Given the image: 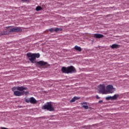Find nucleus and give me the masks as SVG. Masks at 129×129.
I'll return each mask as SVG.
<instances>
[{"mask_svg": "<svg viewBox=\"0 0 129 129\" xmlns=\"http://www.w3.org/2000/svg\"><path fill=\"white\" fill-rule=\"evenodd\" d=\"M37 64H38V65H40V66H43V67H45V68H47V67L50 66V64H48V62L44 61L43 60L37 62Z\"/></svg>", "mask_w": 129, "mask_h": 129, "instance_id": "nucleus-8", "label": "nucleus"}, {"mask_svg": "<svg viewBox=\"0 0 129 129\" xmlns=\"http://www.w3.org/2000/svg\"><path fill=\"white\" fill-rule=\"evenodd\" d=\"M74 97L75 98V99L76 100H78V99H80V97H79L75 96V97Z\"/></svg>", "mask_w": 129, "mask_h": 129, "instance_id": "nucleus-24", "label": "nucleus"}, {"mask_svg": "<svg viewBox=\"0 0 129 129\" xmlns=\"http://www.w3.org/2000/svg\"><path fill=\"white\" fill-rule=\"evenodd\" d=\"M25 102H27V103L30 102V103H32V104H35V103H37V100H36V99L34 97H32L28 99H25Z\"/></svg>", "mask_w": 129, "mask_h": 129, "instance_id": "nucleus-6", "label": "nucleus"}, {"mask_svg": "<svg viewBox=\"0 0 129 129\" xmlns=\"http://www.w3.org/2000/svg\"><path fill=\"white\" fill-rule=\"evenodd\" d=\"M76 101V100H75V98L74 97L72 100H71V102H75Z\"/></svg>", "mask_w": 129, "mask_h": 129, "instance_id": "nucleus-22", "label": "nucleus"}, {"mask_svg": "<svg viewBox=\"0 0 129 129\" xmlns=\"http://www.w3.org/2000/svg\"><path fill=\"white\" fill-rule=\"evenodd\" d=\"M74 49H75V50H76L77 51H78L79 52H81L82 51L81 47L77 45H76L75 46Z\"/></svg>", "mask_w": 129, "mask_h": 129, "instance_id": "nucleus-14", "label": "nucleus"}, {"mask_svg": "<svg viewBox=\"0 0 129 129\" xmlns=\"http://www.w3.org/2000/svg\"><path fill=\"white\" fill-rule=\"evenodd\" d=\"M9 28H13V26H8V27H7V29H8Z\"/></svg>", "mask_w": 129, "mask_h": 129, "instance_id": "nucleus-29", "label": "nucleus"}, {"mask_svg": "<svg viewBox=\"0 0 129 129\" xmlns=\"http://www.w3.org/2000/svg\"><path fill=\"white\" fill-rule=\"evenodd\" d=\"M22 2H24V3H26V2H28V0H21Z\"/></svg>", "mask_w": 129, "mask_h": 129, "instance_id": "nucleus-28", "label": "nucleus"}, {"mask_svg": "<svg viewBox=\"0 0 129 129\" xmlns=\"http://www.w3.org/2000/svg\"><path fill=\"white\" fill-rule=\"evenodd\" d=\"M102 102H103V101L100 100V101H99L98 103H102Z\"/></svg>", "mask_w": 129, "mask_h": 129, "instance_id": "nucleus-27", "label": "nucleus"}, {"mask_svg": "<svg viewBox=\"0 0 129 129\" xmlns=\"http://www.w3.org/2000/svg\"><path fill=\"white\" fill-rule=\"evenodd\" d=\"M111 49H113V44H112V45L111 46Z\"/></svg>", "mask_w": 129, "mask_h": 129, "instance_id": "nucleus-30", "label": "nucleus"}, {"mask_svg": "<svg viewBox=\"0 0 129 129\" xmlns=\"http://www.w3.org/2000/svg\"><path fill=\"white\" fill-rule=\"evenodd\" d=\"M42 109H47L48 111H55V109L53 105H52V102H48L46 103L44 106H42Z\"/></svg>", "mask_w": 129, "mask_h": 129, "instance_id": "nucleus-2", "label": "nucleus"}, {"mask_svg": "<svg viewBox=\"0 0 129 129\" xmlns=\"http://www.w3.org/2000/svg\"><path fill=\"white\" fill-rule=\"evenodd\" d=\"M98 87L99 93H102V94H106V89H105V85H100Z\"/></svg>", "mask_w": 129, "mask_h": 129, "instance_id": "nucleus-3", "label": "nucleus"}, {"mask_svg": "<svg viewBox=\"0 0 129 129\" xmlns=\"http://www.w3.org/2000/svg\"><path fill=\"white\" fill-rule=\"evenodd\" d=\"M27 56L30 61H31V63H34L35 60H36L35 58V56L33 53L31 52H28L27 53Z\"/></svg>", "mask_w": 129, "mask_h": 129, "instance_id": "nucleus-5", "label": "nucleus"}, {"mask_svg": "<svg viewBox=\"0 0 129 129\" xmlns=\"http://www.w3.org/2000/svg\"><path fill=\"white\" fill-rule=\"evenodd\" d=\"M106 100H113V96H109L106 97L105 98Z\"/></svg>", "mask_w": 129, "mask_h": 129, "instance_id": "nucleus-15", "label": "nucleus"}, {"mask_svg": "<svg viewBox=\"0 0 129 129\" xmlns=\"http://www.w3.org/2000/svg\"><path fill=\"white\" fill-rule=\"evenodd\" d=\"M22 95H24V94H25L26 95H27V94H29V92L28 91L25 92V91H23V92H22Z\"/></svg>", "mask_w": 129, "mask_h": 129, "instance_id": "nucleus-20", "label": "nucleus"}, {"mask_svg": "<svg viewBox=\"0 0 129 129\" xmlns=\"http://www.w3.org/2000/svg\"><path fill=\"white\" fill-rule=\"evenodd\" d=\"M82 106L85 108V109H88V106L87 105V103L86 102L82 103Z\"/></svg>", "mask_w": 129, "mask_h": 129, "instance_id": "nucleus-11", "label": "nucleus"}, {"mask_svg": "<svg viewBox=\"0 0 129 129\" xmlns=\"http://www.w3.org/2000/svg\"><path fill=\"white\" fill-rule=\"evenodd\" d=\"M49 32H54L55 31V29L54 28H50L49 29Z\"/></svg>", "mask_w": 129, "mask_h": 129, "instance_id": "nucleus-23", "label": "nucleus"}, {"mask_svg": "<svg viewBox=\"0 0 129 129\" xmlns=\"http://www.w3.org/2000/svg\"><path fill=\"white\" fill-rule=\"evenodd\" d=\"M23 93L22 92H20L19 91H15L14 92V94L15 96H22L23 95Z\"/></svg>", "mask_w": 129, "mask_h": 129, "instance_id": "nucleus-10", "label": "nucleus"}, {"mask_svg": "<svg viewBox=\"0 0 129 129\" xmlns=\"http://www.w3.org/2000/svg\"><path fill=\"white\" fill-rule=\"evenodd\" d=\"M62 30V28H55L54 32H61Z\"/></svg>", "mask_w": 129, "mask_h": 129, "instance_id": "nucleus-18", "label": "nucleus"}, {"mask_svg": "<svg viewBox=\"0 0 129 129\" xmlns=\"http://www.w3.org/2000/svg\"><path fill=\"white\" fill-rule=\"evenodd\" d=\"M112 89H113V86L111 85H108L106 87V94H109V93H112L111 91H112Z\"/></svg>", "mask_w": 129, "mask_h": 129, "instance_id": "nucleus-7", "label": "nucleus"}, {"mask_svg": "<svg viewBox=\"0 0 129 129\" xmlns=\"http://www.w3.org/2000/svg\"><path fill=\"white\" fill-rule=\"evenodd\" d=\"M28 88L27 87H25L24 86H18L17 87V90H18V91H24V90H27Z\"/></svg>", "mask_w": 129, "mask_h": 129, "instance_id": "nucleus-9", "label": "nucleus"}, {"mask_svg": "<svg viewBox=\"0 0 129 129\" xmlns=\"http://www.w3.org/2000/svg\"><path fill=\"white\" fill-rule=\"evenodd\" d=\"M23 29L22 28L20 27H15L11 28L9 30V33H15V32H22Z\"/></svg>", "mask_w": 129, "mask_h": 129, "instance_id": "nucleus-4", "label": "nucleus"}, {"mask_svg": "<svg viewBox=\"0 0 129 129\" xmlns=\"http://www.w3.org/2000/svg\"><path fill=\"white\" fill-rule=\"evenodd\" d=\"M35 10L36 12H39V11H42V7L40 6H38L36 8Z\"/></svg>", "mask_w": 129, "mask_h": 129, "instance_id": "nucleus-17", "label": "nucleus"}, {"mask_svg": "<svg viewBox=\"0 0 129 129\" xmlns=\"http://www.w3.org/2000/svg\"><path fill=\"white\" fill-rule=\"evenodd\" d=\"M15 90H17V87H14L12 88V91H15Z\"/></svg>", "mask_w": 129, "mask_h": 129, "instance_id": "nucleus-25", "label": "nucleus"}, {"mask_svg": "<svg viewBox=\"0 0 129 129\" xmlns=\"http://www.w3.org/2000/svg\"><path fill=\"white\" fill-rule=\"evenodd\" d=\"M33 54H34V56L35 60H36V58H40V53H33Z\"/></svg>", "mask_w": 129, "mask_h": 129, "instance_id": "nucleus-16", "label": "nucleus"}, {"mask_svg": "<svg viewBox=\"0 0 129 129\" xmlns=\"http://www.w3.org/2000/svg\"><path fill=\"white\" fill-rule=\"evenodd\" d=\"M96 99H100V97L98 96V95H97L96 96Z\"/></svg>", "mask_w": 129, "mask_h": 129, "instance_id": "nucleus-26", "label": "nucleus"}, {"mask_svg": "<svg viewBox=\"0 0 129 129\" xmlns=\"http://www.w3.org/2000/svg\"><path fill=\"white\" fill-rule=\"evenodd\" d=\"M9 32L8 31H2L0 32V36H4V35H9Z\"/></svg>", "mask_w": 129, "mask_h": 129, "instance_id": "nucleus-13", "label": "nucleus"}, {"mask_svg": "<svg viewBox=\"0 0 129 129\" xmlns=\"http://www.w3.org/2000/svg\"><path fill=\"white\" fill-rule=\"evenodd\" d=\"M61 71L62 73H65L66 74H69L71 73H74L76 71L75 68L74 67L71 66L70 67H63L61 68Z\"/></svg>", "mask_w": 129, "mask_h": 129, "instance_id": "nucleus-1", "label": "nucleus"}, {"mask_svg": "<svg viewBox=\"0 0 129 129\" xmlns=\"http://www.w3.org/2000/svg\"><path fill=\"white\" fill-rule=\"evenodd\" d=\"M117 97H118V95H117V94H115V95L113 96V100H115V99H117Z\"/></svg>", "mask_w": 129, "mask_h": 129, "instance_id": "nucleus-19", "label": "nucleus"}, {"mask_svg": "<svg viewBox=\"0 0 129 129\" xmlns=\"http://www.w3.org/2000/svg\"><path fill=\"white\" fill-rule=\"evenodd\" d=\"M7 44H11V42H7Z\"/></svg>", "mask_w": 129, "mask_h": 129, "instance_id": "nucleus-31", "label": "nucleus"}, {"mask_svg": "<svg viewBox=\"0 0 129 129\" xmlns=\"http://www.w3.org/2000/svg\"><path fill=\"white\" fill-rule=\"evenodd\" d=\"M115 48H119V45L118 44H113V48L114 49Z\"/></svg>", "mask_w": 129, "mask_h": 129, "instance_id": "nucleus-21", "label": "nucleus"}, {"mask_svg": "<svg viewBox=\"0 0 129 129\" xmlns=\"http://www.w3.org/2000/svg\"><path fill=\"white\" fill-rule=\"evenodd\" d=\"M96 38H98V39H100V38H103V35L100 34L96 33L94 35Z\"/></svg>", "mask_w": 129, "mask_h": 129, "instance_id": "nucleus-12", "label": "nucleus"}]
</instances>
